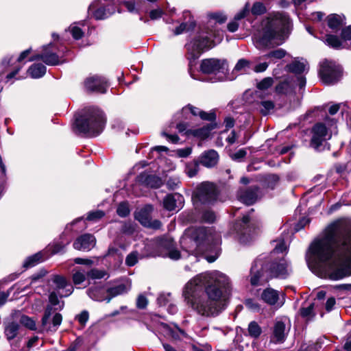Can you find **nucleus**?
Here are the masks:
<instances>
[{"label":"nucleus","instance_id":"f257e3e1","mask_svg":"<svg viewBox=\"0 0 351 351\" xmlns=\"http://www.w3.org/2000/svg\"><path fill=\"white\" fill-rule=\"evenodd\" d=\"M308 267H326L328 277L338 280L351 276V222L337 221L311 244L306 255Z\"/></svg>","mask_w":351,"mask_h":351},{"label":"nucleus","instance_id":"f03ea898","mask_svg":"<svg viewBox=\"0 0 351 351\" xmlns=\"http://www.w3.org/2000/svg\"><path fill=\"white\" fill-rule=\"evenodd\" d=\"M229 278L219 271L196 275L182 289L186 305L197 314L210 317L218 315L226 307Z\"/></svg>","mask_w":351,"mask_h":351},{"label":"nucleus","instance_id":"7ed1b4c3","mask_svg":"<svg viewBox=\"0 0 351 351\" xmlns=\"http://www.w3.org/2000/svg\"><path fill=\"white\" fill-rule=\"evenodd\" d=\"M261 33L254 36L253 41L258 49L274 48L282 45L288 38L291 21L289 17L283 12L271 14L263 21Z\"/></svg>","mask_w":351,"mask_h":351},{"label":"nucleus","instance_id":"20e7f679","mask_svg":"<svg viewBox=\"0 0 351 351\" xmlns=\"http://www.w3.org/2000/svg\"><path fill=\"white\" fill-rule=\"evenodd\" d=\"M220 241V235L212 228L191 227L186 229L180 239V245L187 255L198 256L211 249Z\"/></svg>","mask_w":351,"mask_h":351},{"label":"nucleus","instance_id":"39448f33","mask_svg":"<svg viewBox=\"0 0 351 351\" xmlns=\"http://www.w3.org/2000/svg\"><path fill=\"white\" fill-rule=\"evenodd\" d=\"M291 271L290 264L284 258L271 262L267 257H258L251 268L250 282L252 285H261L271 278L285 279Z\"/></svg>","mask_w":351,"mask_h":351},{"label":"nucleus","instance_id":"423d86ee","mask_svg":"<svg viewBox=\"0 0 351 351\" xmlns=\"http://www.w3.org/2000/svg\"><path fill=\"white\" fill-rule=\"evenodd\" d=\"M104 125L103 112L95 107L87 109L84 114L75 119V127L78 132L88 136L99 135L102 132Z\"/></svg>","mask_w":351,"mask_h":351},{"label":"nucleus","instance_id":"0eeeda50","mask_svg":"<svg viewBox=\"0 0 351 351\" xmlns=\"http://www.w3.org/2000/svg\"><path fill=\"white\" fill-rule=\"evenodd\" d=\"M199 69L204 74L213 75L214 82L223 81L226 79L228 62L224 59L206 58L202 60Z\"/></svg>","mask_w":351,"mask_h":351},{"label":"nucleus","instance_id":"6e6552de","mask_svg":"<svg viewBox=\"0 0 351 351\" xmlns=\"http://www.w3.org/2000/svg\"><path fill=\"white\" fill-rule=\"evenodd\" d=\"M319 75L324 84H334L340 80L342 69L335 62L324 60L320 62Z\"/></svg>","mask_w":351,"mask_h":351},{"label":"nucleus","instance_id":"1a4fd4ad","mask_svg":"<svg viewBox=\"0 0 351 351\" xmlns=\"http://www.w3.org/2000/svg\"><path fill=\"white\" fill-rule=\"evenodd\" d=\"M215 45V41L210 40L207 36H198L188 43L186 47L189 54L188 59L190 62V66L192 61H195L204 51L209 50Z\"/></svg>","mask_w":351,"mask_h":351},{"label":"nucleus","instance_id":"9d476101","mask_svg":"<svg viewBox=\"0 0 351 351\" xmlns=\"http://www.w3.org/2000/svg\"><path fill=\"white\" fill-rule=\"evenodd\" d=\"M219 192L216 186L210 182L200 184L194 192L193 199L194 202L204 204H212L218 199Z\"/></svg>","mask_w":351,"mask_h":351},{"label":"nucleus","instance_id":"9b49d317","mask_svg":"<svg viewBox=\"0 0 351 351\" xmlns=\"http://www.w3.org/2000/svg\"><path fill=\"white\" fill-rule=\"evenodd\" d=\"M152 211L153 206L149 204L146 205L136 213L135 218L145 227L155 230L160 229L162 226L161 222L157 219H152Z\"/></svg>","mask_w":351,"mask_h":351},{"label":"nucleus","instance_id":"f8f14e48","mask_svg":"<svg viewBox=\"0 0 351 351\" xmlns=\"http://www.w3.org/2000/svg\"><path fill=\"white\" fill-rule=\"evenodd\" d=\"M84 86L88 91L104 93L108 84L104 77L95 75L89 76L85 80Z\"/></svg>","mask_w":351,"mask_h":351},{"label":"nucleus","instance_id":"ddd939ff","mask_svg":"<svg viewBox=\"0 0 351 351\" xmlns=\"http://www.w3.org/2000/svg\"><path fill=\"white\" fill-rule=\"evenodd\" d=\"M313 133L311 144L316 149H319L323 142L331 137V134L328 132L326 126L323 123H317L313 127Z\"/></svg>","mask_w":351,"mask_h":351},{"label":"nucleus","instance_id":"4468645a","mask_svg":"<svg viewBox=\"0 0 351 351\" xmlns=\"http://www.w3.org/2000/svg\"><path fill=\"white\" fill-rule=\"evenodd\" d=\"M53 46L51 43L48 45L43 46V53L32 56L29 61H34L37 60H42L45 64L48 65H56L60 63L58 56L51 51L50 48Z\"/></svg>","mask_w":351,"mask_h":351},{"label":"nucleus","instance_id":"2eb2a0df","mask_svg":"<svg viewBox=\"0 0 351 351\" xmlns=\"http://www.w3.org/2000/svg\"><path fill=\"white\" fill-rule=\"evenodd\" d=\"M96 244L95 237L90 234H84L77 237L73 242V247L80 251H90Z\"/></svg>","mask_w":351,"mask_h":351},{"label":"nucleus","instance_id":"dca6fc26","mask_svg":"<svg viewBox=\"0 0 351 351\" xmlns=\"http://www.w3.org/2000/svg\"><path fill=\"white\" fill-rule=\"evenodd\" d=\"M52 282L56 285V290L60 297H67L73 291V286L69 283L65 277L60 275H55L52 278Z\"/></svg>","mask_w":351,"mask_h":351},{"label":"nucleus","instance_id":"f3484780","mask_svg":"<svg viewBox=\"0 0 351 351\" xmlns=\"http://www.w3.org/2000/svg\"><path fill=\"white\" fill-rule=\"evenodd\" d=\"M51 313V307L47 306L45 315L42 319V325L47 331H56L58 326L61 324L62 317L60 313H56L52 319V324L49 323V320Z\"/></svg>","mask_w":351,"mask_h":351},{"label":"nucleus","instance_id":"a211bd4d","mask_svg":"<svg viewBox=\"0 0 351 351\" xmlns=\"http://www.w3.org/2000/svg\"><path fill=\"white\" fill-rule=\"evenodd\" d=\"M237 196L241 202L251 205L258 198V189L256 186H253L245 190H240Z\"/></svg>","mask_w":351,"mask_h":351},{"label":"nucleus","instance_id":"6ab92c4d","mask_svg":"<svg viewBox=\"0 0 351 351\" xmlns=\"http://www.w3.org/2000/svg\"><path fill=\"white\" fill-rule=\"evenodd\" d=\"M288 332L289 329L286 328L285 324L282 321H277L274 326L271 341L276 343H283Z\"/></svg>","mask_w":351,"mask_h":351},{"label":"nucleus","instance_id":"aec40b11","mask_svg":"<svg viewBox=\"0 0 351 351\" xmlns=\"http://www.w3.org/2000/svg\"><path fill=\"white\" fill-rule=\"evenodd\" d=\"M184 197L179 193L167 195L163 200L165 209L171 211L182 206Z\"/></svg>","mask_w":351,"mask_h":351},{"label":"nucleus","instance_id":"412c9836","mask_svg":"<svg viewBox=\"0 0 351 351\" xmlns=\"http://www.w3.org/2000/svg\"><path fill=\"white\" fill-rule=\"evenodd\" d=\"M218 160V153L214 149H210L202 154L199 158V163L207 168H211L217 164Z\"/></svg>","mask_w":351,"mask_h":351},{"label":"nucleus","instance_id":"4be33fe9","mask_svg":"<svg viewBox=\"0 0 351 351\" xmlns=\"http://www.w3.org/2000/svg\"><path fill=\"white\" fill-rule=\"evenodd\" d=\"M326 21L328 27L337 32L346 24V18L343 14H331L326 17Z\"/></svg>","mask_w":351,"mask_h":351},{"label":"nucleus","instance_id":"5701e85b","mask_svg":"<svg viewBox=\"0 0 351 351\" xmlns=\"http://www.w3.org/2000/svg\"><path fill=\"white\" fill-rule=\"evenodd\" d=\"M130 289L131 282L129 281L108 288L107 289V293L110 297L106 298V302L108 303L112 298L126 293Z\"/></svg>","mask_w":351,"mask_h":351},{"label":"nucleus","instance_id":"b1692460","mask_svg":"<svg viewBox=\"0 0 351 351\" xmlns=\"http://www.w3.org/2000/svg\"><path fill=\"white\" fill-rule=\"evenodd\" d=\"M250 217L247 215L243 216L241 222L239 224V228L237 230V234L241 243H247V237L251 232V227L249 226Z\"/></svg>","mask_w":351,"mask_h":351},{"label":"nucleus","instance_id":"393cba45","mask_svg":"<svg viewBox=\"0 0 351 351\" xmlns=\"http://www.w3.org/2000/svg\"><path fill=\"white\" fill-rule=\"evenodd\" d=\"M261 299L269 305L282 304V302L278 303V292L271 288H267L262 292Z\"/></svg>","mask_w":351,"mask_h":351},{"label":"nucleus","instance_id":"a878e982","mask_svg":"<svg viewBox=\"0 0 351 351\" xmlns=\"http://www.w3.org/2000/svg\"><path fill=\"white\" fill-rule=\"evenodd\" d=\"M289 71L300 74L308 69V63L306 60L303 58H296L291 64L287 65Z\"/></svg>","mask_w":351,"mask_h":351},{"label":"nucleus","instance_id":"bb28decb","mask_svg":"<svg viewBox=\"0 0 351 351\" xmlns=\"http://www.w3.org/2000/svg\"><path fill=\"white\" fill-rule=\"evenodd\" d=\"M324 42L326 45L335 49H341L343 48L350 49V45L344 44L341 38L340 39L339 37L333 34L326 35Z\"/></svg>","mask_w":351,"mask_h":351},{"label":"nucleus","instance_id":"cd10ccee","mask_svg":"<svg viewBox=\"0 0 351 351\" xmlns=\"http://www.w3.org/2000/svg\"><path fill=\"white\" fill-rule=\"evenodd\" d=\"M139 180L151 188H159L162 184V180L154 175H147L141 173L139 176Z\"/></svg>","mask_w":351,"mask_h":351},{"label":"nucleus","instance_id":"c85d7f7f","mask_svg":"<svg viewBox=\"0 0 351 351\" xmlns=\"http://www.w3.org/2000/svg\"><path fill=\"white\" fill-rule=\"evenodd\" d=\"M247 12H249V8H248V4H246L245 8L235 15V16H234L235 21H232L228 23V29L230 32H236L239 27V24L237 22V21H239V20L244 18L246 16Z\"/></svg>","mask_w":351,"mask_h":351},{"label":"nucleus","instance_id":"c756f323","mask_svg":"<svg viewBox=\"0 0 351 351\" xmlns=\"http://www.w3.org/2000/svg\"><path fill=\"white\" fill-rule=\"evenodd\" d=\"M28 72L32 78H40L46 73V67L40 63L32 65Z\"/></svg>","mask_w":351,"mask_h":351},{"label":"nucleus","instance_id":"7c9ffc66","mask_svg":"<svg viewBox=\"0 0 351 351\" xmlns=\"http://www.w3.org/2000/svg\"><path fill=\"white\" fill-rule=\"evenodd\" d=\"M114 12V8H112V10H110L109 8L100 7L95 11H94L93 16L97 20H103L111 16Z\"/></svg>","mask_w":351,"mask_h":351},{"label":"nucleus","instance_id":"2f4dec72","mask_svg":"<svg viewBox=\"0 0 351 351\" xmlns=\"http://www.w3.org/2000/svg\"><path fill=\"white\" fill-rule=\"evenodd\" d=\"M214 128L215 125L209 123L201 128L194 130L193 134L202 139H205L209 136L211 130Z\"/></svg>","mask_w":351,"mask_h":351},{"label":"nucleus","instance_id":"473e14b6","mask_svg":"<svg viewBox=\"0 0 351 351\" xmlns=\"http://www.w3.org/2000/svg\"><path fill=\"white\" fill-rule=\"evenodd\" d=\"M43 261V254L41 252H38L31 256H29L24 262L23 267L29 268L35 266Z\"/></svg>","mask_w":351,"mask_h":351},{"label":"nucleus","instance_id":"72a5a7b5","mask_svg":"<svg viewBox=\"0 0 351 351\" xmlns=\"http://www.w3.org/2000/svg\"><path fill=\"white\" fill-rule=\"evenodd\" d=\"M160 330L164 332L165 335L171 337L173 339H178L180 338L178 332H182L180 329H178V331L173 330L167 324L164 323L160 324Z\"/></svg>","mask_w":351,"mask_h":351},{"label":"nucleus","instance_id":"f704fd0d","mask_svg":"<svg viewBox=\"0 0 351 351\" xmlns=\"http://www.w3.org/2000/svg\"><path fill=\"white\" fill-rule=\"evenodd\" d=\"M19 326L16 323L9 324L5 328V334L8 340L14 339L18 332Z\"/></svg>","mask_w":351,"mask_h":351},{"label":"nucleus","instance_id":"c9c22d12","mask_svg":"<svg viewBox=\"0 0 351 351\" xmlns=\"http://www.w3.org/2000/svg\"><path fill=\"white\" fill-rule=\"evenodd\" d=\"M247 330L249 335L255 339L258 338L262 332L261 328L256 322H251L249 324Z\"/></svg>","mask_w":351,"mask_h":351},{"label":"nucleus","instance_id":"e433bc0d","mask_svg":"<svg viewBox=\"0 0 351 351\" xmlns=\"http://www.w3.org/2000/svg\"><path fill=\"white\" fill-rule=\"evenodd\" d=\"M287 54V52L283 49H278L270 51L269 53L263 56L265 59L271 58L274 60H280L284 58Z\"/></svg>","mask_w":351,"mask_h":351},{"label":"nucleus","instance_id":"4c0bfd02","mask_svg":"<svg viewBox=\"0 0 351 351\" xmlns=\"http://www.w3.org/2000/svg\"><path fill=\"white\" fill-rule=\"evenodd\" d=\"M250 63L248 60L245 59H240L236 64L233 71L239 73L246 72L250 68Z\"/></svg>","mask_w":351,"mask_h":351},{"label":"nucleus","instance_id":"58836bf2","mask_svg":"<svg viewBox=\"0 0 351 351\" xmlns=\"http://www.w3.org/2000/svg\"><path fill=\"white\" fill-rule=\"evenodd\" d=\"M69 31L71 32L73 38L75 40L80 39L84 35L82 30L77 26V23L71 24L69 27Z\"/></svg>","mask_w":351,"mask_h":351},{"label":"nucleus","instance_id":"ea45409f","mask_svg":"<svg viewBox=\"0 0 351 351\" xmlns=\"http://www.w3.org/2000/svg\"><path fill=\"white\" fill-rule=\"evenodd\" d=\"M114 257L115 260H117L119 263H121L123 258L121 255L119 253V250L114 247L110 246L107 253L104 255V257Z\"/></svg>","mask_w":351,"mask_h":351},{"label":"nucleus","instance_id":"a19ab883","mask_svg":"<svg viewBox=\"0 0 351 351\" xmlns=\"http://www.w3.org/2000/svg\"><path fill=\"white\" fill-rule=\"evenodd\" d=\"M106 275V272L104 270H99L98 269H92L86 273V276L90 279H101L103 278Z\"/></svg>","mask_w":351,"mask_h":351},{"label":"nucleus","instance_id":"79ce46f5","mask_svg":"<svg viewBox=\"0 0 351 351\" xmlns=\"http://www.w3.org/2000/svg\"><path fill=\"white\" fill-rule=\"evenodd\" d=\"M105 215V213L102 210H97L94 211L89 212L86 219L88 221H94L96 222L101 219Z\"/></svg>","mask_w":351,"mask_h":351},{"label":"nucleus","instance_id":"37998d69","mask_svg":"<svg viewBox=\"0 0 351 351\" xmlns=\"http://www.w3.org/2000/svg\"><path fill=\"white\" fill-rule=\"evenodd\" d=\"M195 26L193 22L190 23H182L178 27L173 30L175 35H179L182 34L184 31L189 29H193Z\"/></svg>","mask_w":351,"mask_h":351},{"label":"nucleus","instance_id":"c03bdc74","mask_svg":"<svg viewBox=\"0 0 351 351\" xmlns=\"http://www.w3.org/2000/svg\"><path fill=\"white\" fill-rule=\"evenodd\" d=\"M20 322L22 325L25 326L30 330L36 329L35 321L28 316L22 315L20 319Z\"/></svg>","mask_w":351,"mask_h":351},{"label":"nucleus","instance_id":"a18cd8bd","mask_svg":"<svg viewBox=\"0 0 351 351\" xmlns=\"http://www.w3.org/2000/svg\"><path fill=\"white\" fill-rule=\"evenodd\" d=\"M117 213L121 217L128 216L130 213L128 204L126 202L120 203L117 207Z\"/></svg>","mask_w":351,"mask_h":351},{"label":"nucleus","instance_id":"49530a36","mask_svg":"<svg viewBox=\"0 0 351 351\" xmlns=\"http://www.w3.org/2000/svg\"><path fill=\"white\" fill-rule=\"evenodd\" d=\"M313 307L314 304H311L308 306L301 308V315L304 317L307 318L308 319H311L315 316V313H313Z\"/></svg>","mask_w":351,"mask_h":351},{"label":"nucleus","instance_id":"de8ad7c7","mask_svg":"<svg viewBox=\"0 0 351 351\" xmlns=\"http://www.w3.org/2000/svg\"><path fill=\"white\" fill-rule=\"evenodd\" d=\"M86 274L81 271H77L73 275V281L75 285H80L86 280Z\"/></svg>","mask_w":351,"mask_h":351},{"label":"nucleus","instance_id":"09e8293b","mask_svg":"<svg viewBox=\"0 0 351 351\" xmlns=\"http://www.w3.org/2000/svg\"><path fill=\"white\" fill-rule=\"evenodd\" d=\"M138 254L137 252H132L125 258V263L129 267L134 266L138 262Z\"/></svg>","mask_w":351,"mask_h":351},{"label":"nucleus","instance_id":"8fccbe9b","mask_svg":"<svg viewBox=\"0 0 351 351\" xmlns=\"http://www.w3.org/2000/svg\"><path fill=\"white\" fill-rule=\"evenodd\" d=\"M273 82V78L269 77H265L257 84V88L263 90H267L268 88L271 86Z\"/></svg>","mask_w":351,"mask_h":351},{"label":"nucleus","instance_id":"3c124183","mask_svg":"<svg viewBox=\"0 0 351 351\" xmlns=\"http://www.w3.org/2000/svg\"><path fill=\"white\" fill-rule=\"evenodd\" d=\"M186 173L190 177L192 178L196 175L198 171V165L197 162L188 164L186 167Z\"/></svg>","mask_w":351,"mask_h":351},{"label":"nucleus","instance_id":"603ef678","mask_svg":"<svg viewBox=\"0 0 351 351\" xmlns=\"http://www.w3.org/2000/svg\"><path fill=\"white\" fill-rule=\"evenodd\" d=\"M341 38L344 44L348 40H351V25H348L341 29Z\"/></svg>","mask_w":351,"mask_h":351},{"label":"nucleus","instance_id":"864d4df0","mask_svg":"<svg viewBox=\"0 0 351 351\" xmlns=\"http://www.w3.org/2000/svg\"><path fill=\"white\" fill-rule=\"evenodd\" d=\"M261 112L263 114L265 115L274 108V104L271 101H263L261 102Z\"/></svg>","mask_w":351,"mask_h":351},{"label":"nucleus","instance_id":"5fc2aeb1","mask_svg":"<svg viewBox=\"0 0 351 351\" xmlns=\"http://www.w3.org/2000/svg\"><path fill=\"white\" fill-rule=\"evenodd\" d=\"M265 11V7L262 3L256 2L252 8V13L254 15H260L264 13Z\"/></svg>","mask_w":351,"mask_h":351},{"label":"nucleus","instance_id":"6e6d98bb","mask_svg":"<svg viewBox=\"0 0 351 351\" xmlns=\"http://www.w3.org/2000/svg\"><path fill=\"white\" fill-rule=\"evenodd\" d=\"M245 304L247 308L254 311H258L261 309L259 304L253 299L246 300Z\"/></svg>","mask_w":351,"mask_h":351},{"label":"nucleus","instance_id":"4d7b16f0","mask_svg":"<svg viewBox=\"0 0 351 351\" xmlns=\"http://www.w3.org/2000/svg\"><path fill=\"white\" fill-rule=\"evenodd\" d=\"M163 11L160 8H156L149 12V15L151 20H157L160 19L163 15Z\"/></svg>","mask_w":351,"mask_h":351},{"label":"nucleus","instance_id":"13d9d810","mask_svg":"<svg viewBox=\"0 0 351 351\" xmlns=\"http://www.w3.org/2000/svg\"><path fill=\"white\" fill-rule=\"evenodd\" d=\"M202 220L207 223H213L215 220V215L212 211H205L202 215Z\"/></svg>","mask_w":351,"mask_h":351},{"label":"nucleus","instance_id":"bf43d9fd","mask_svg":"<svg viewBox=\"0 0 351 351\" xmlns=\"http://www.w3.org/2000/svg\"><path fill=\"white\" fill-rule=\"evenodd\" d=\"M168 256L171 259L176 261L182 257H184V255H181L178 250L171 247L169 249Z\"/></svg>","mask_w":351,"mask_h":351},{"label":"nucleus","instance_id":"052dcab7","mask_svg":"<svg viewBox=\"0 0 351 351\" xmlns=\"http://www.w3.org/2000/svg\"><path fill=\"white\" fill-rule=\"evenodd\" d=\"M69 243V241H67L66 243H62L60 242L54 243L51 248L52 254H57V253L62 252L64 250L65 245Z\"/></svg>","mask_w":351,"mask_h":351},{"label":"nucleus","instance_id":"680f3d73","mask_svg":"<svg viewBox=\"0 0 351 351\" xmlns=\"http://www.w3.org/2000/svg\"><path fill=\"white\" fill-rule=\"evenodd\" d=\"M180 184L178 178H169L167 182V186L169 189L174 190L177 189Z\"/></svg>","mask_w":351,"mask_h":351},{"label":"nucleus","instance_id":"e2e57ef3","mask_svg":"<svg viewBox=\"0 0 351 351\" xmlns=\"http://www.w3.org/2000/svg\"><path fill=\"white\" fill-rule=\"evenodd\" d=\"M88 317L89 315L88 311H84L77 316V319L82 326H84L88 320Z\"/></svg>","mask_w":351,"mask_h":351},{"label":"nucleus","instance_id":"0e129e2a","mask_svg":"<svg viewBox=\"0 0 351 351\" xmlns=\"http://www.w3.org/2000/svg\"><path fill=\"white\" fill-rule=\"evenodd\" d=\"M247 154V152L245 149H239L234 154L231 155V158L234 160L239 161L242 158H243Z\"/></svg>","mask_w":351,"mask_h":351},{"label":"nucleus","instance_id":"69168bd1","mask_svg":"<svg viewBox=\"0 0 351 351\" xmlns=\"http://www.w3.org/2000/svg\"><path fill=\"white\" fill-rule=\"evenodd\" d=\"M199 116L203 120L213 121L215 119V114L213 112H206L202 110V112H199Z\"/></svg>","mask_w":351,"mask_h":351},{"label":"nucleus","instance_id":"338daca9","mask_svg":"<svg viewBox=\"0 0 351 351\" xmlns=\"http://www.w3.org/2000/svg\"><path fill=\"white\" fill-rule=\"evenodd\" d=\"M191 147H186L176 150V154L180 158H186L191 154Z\"/></svg>","mask_w":351,"mask_h":351},{"label":"nucleus","instance_id":"774afa93","mask_svg":"<svg viewBox=\"0 0 351 351\" xmlns=\"http://www.w3.org/2000/svg\"><path fill=\"white\" fill-rule=\"evenodd\" d=\"M286 248L287 246L285 243L283 241H280L276 243L273 252L274 253L283 252Z\"/></svg>","mask_w":351,"mask_h":351}]
</instances>
